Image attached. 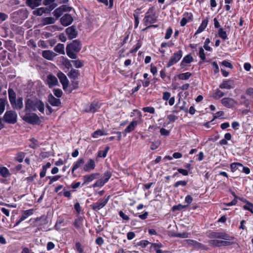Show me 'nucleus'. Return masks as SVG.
<instances>
[{
	"instance_id": "a211bd4d",
	"label": "nucleus",
	"mask_w": 253,
	"mask_h": 253,
	"mask_svg": "<svg viewBox=\"0 0 253 253\" xmlns=\"http://www.w3.org/2000/svg\"><path fill=\"white\" fill-rule=\"evenodd\" d=\"M99 175V173H91L89 175H85L83 176V179L84 180V182L82 184V185L84 186L86 184L89 183V182L93 181L94 179L96 178V176Z\"/></svg>"
},
{
	"instance_id": "393cba45",
	"label": "nucleus",
	"mask_w": 253,
	"mask_h": 253,
	"mask_svg": "<svg viewBox=\"0 0 253 253\" xmlns=\"http://www.w3.org/2000/svg\"><path fill=\"white\" fill-rule=\"evenodd\" d=\"M138 122L137 121H133L131 122L130 124L124 130V132L126 133H129L133 131L136 126H137Z\"/></svg>"
},
{
	"instance_id": "20e7f679",
	"label": "nucleus",
	"mask_w": 253,
	"mask_h": 253,
	"mask_svg": "<svg viewBox=\"0 0 253 253\" xmlns=\"http://www.w3.org/2000/svg\"><path fill=\"white\" fill-rule=\"evenodd\" d=\"M154 10L155 8L153 6L150 7L145 13L143 21L145 25L147 27L143 29V31H145L146 29L150 27H157L156 25H152L157 21V16L155 15Z\"/></svg>"
},
{
	"instance_id": "6e6d98bb",
	"label": "nucleus",
	"mask_w": 253,
	"mask_h": 253,
	"mask_svg": "<svg viewBox=\"0 0 253 253\" xmlns=\"http://www.w3.org/2000/svg\"><path fill=\"white\" fill-rule=\"evenodd\" d=\"M142 110L144 112H148L150 114H154L155 113V109L154 107H144L143 109H142Z\"/></svg>"
},
{
	"instance_id": "5fc2aeb1",
	"label": "nucleus",
	"mask_w": 253,
	"mask_h": 253,
	"mask_svg": "<svg viewBox=\"0 0 253 253\" xmlns=\"http://www.w3.org/2000/svg\"><path fill=\"white\" fill-rule=\"evenodd\" d=\"M119 216L124 220L128 221L129 220V216L126 215L124 211H119Z\"/></svg>"
},
{
	"instance_id": "c03bdc74",
	"label": "nucleus",
	"mask_w": 253,
	"mask_h": 253,
	"mask_svg": "<svg viewBox=\"0 0 253 253\" xmlns=\"http://www.w3.org/2000/svg\"><path fill=\"white\" fill-rule=\"evenodd\" d=\"M110 149V147L107 146L105 148L104 151H99L98 152L97 156L98 157L105 158L107 156V154Z\"/></svg>"
},
{
	"instance_id": "680f3d73",
	"label": "nucleus",
	"mask_w": 253,
	"mask_h": 253,
	"mask_svg": "<svg viewBox=\"0 0 253 253\" xmlns=\"http://www.w3.org/2000/svg\"><path fill=\"white\" fill-rule=\"evenodd\" d=\"M172 33V29L170 27L167 30L165 38L167 40L169 39L170 38Z\"/></svg>"
},
{
	"instance_id": "3c124183",
	"label": "nucleus",
	"mask_w": 253,
	"mask_h": 253,
	"mask_svg": "<svg viewBox=\"0 0 253 253\" xmlns=\"http://www.w3.org/2000/svg\"><path fill=\"white\" fill-rule=\"evenodd\" d=\"M187 207V205H182L181 204H178V205L174 206L172 208V211H181L182 209L185 208Z\"/></svg>"
},
{
	"instance_id": "bf43d9fd",
	"label": "nucleus",
	"mask_w": 253,
	"mask_h": 253,
	"mask_svg": "<svg viewBox=\"0 0 253 253\" xmlns=\"http://www.w3.org/2000/svg\"><path fill=\"white\" fill-rule=\"evenodd\" d=\"M71 63H72V61H70L66 59L63 61V64L65 66L66 68H67L68 69H69L72 66Z\"/></svg>"
},
{
	"instance_id": "b1692460",
	"label": "nucleus",
	"mask_w": 253,
	"mask_h": 253,
	"mask_svg": "<svg viewBox=\"0 0 253 253\" xmlns=\"http://www.w3.org/2000/svg\"><path fill=\"white\" fill-rule=\"evenodd\" d=\"M185 241L188 245L193 246L197 249H203L204 247V245L193 240L188 239L186 240Z\"/></svg>"
},
{
	"instance_id": "39448f33",
	"label": "nucleus",
	"mask_w": 253,
	"mask_h": 253,
	"mask_svg": "<svg viewBox=\"0 0 253 253\" xmlns=\"http://www.w3.org/2000/svg\"><path fill=\"white\" fill-rule=\"evenodd\" d=\"M22 119L26 122L32 124H39L41 122L39 117L34 113H26Z\"/></svg>"
},
{
	"instance_id": "0e129e2a",
	"label": "nucleus",
	"mask_w": 253,
	"mask_h": 253,
	"mask_svg": "<svg viewBox=\"0 0 253 253\" xmlns=\"http://www.w3.org/2000/svg\"><path fill=\"white\" fill-rule=\"evenodd\" d=\"M187 184V181L185 180L178 181L175 183L174 185V187H178L179 185L183 186H186Z\"/></svg>"
},
{
	"instance_id": "4c0bfd02",
	"label": "nucleus",
	"mask_w": 253,
	"mask_h": 253,
	"mask_svg": "<svg viewBox=\"0 0 253 253\" xmlns=\"http://www.w3.org/2000/svg\"><path fill=\"white\" fill-rule=\"evenodd\" d=\"M239 167H242V164L240 163H233L230 165V169L233 172L235 171L237 169L241 170Z\"/></svg>"
},
{
	"instance_id": "5701e85b",
	"label": "nucleus",
	"mask_w": 253,
	"mask_h": 253,
	"mask_svg": "<svg viewBox=\"0 0 253 253\" xmlns=\"http://www.w3.org/2000/svg\"><path fill=\"white\" fill-rule=\"evenodd\" d=\"M69 78L72 80H75L80 75V71L78 70L72 69L71 71L67 74Z\"/></svg>"
},
{
	"instance_id": "c9c22d12",
	"label": "nucleus",
	"mask_w": 253,
	"mask_h": 253,
	"mask_svg": "<svg viewBox=\"0 0 253 253\" xmlns=\"http://www.w3.org/2000/svg\"><path fill=\"white\" fill-rule=\"evenodd\" d=\"M194 60V59L193 57L190 55L188 54L185 56L182 59L181 64L183 65L184 63H190L191 62H193Z\"/></svg>"
},
{
	"instance_id": "c85d7f7f",
	"label": "nucleus",
	"mask_w": 253,
	"mask_h": 253,
	"mask_svg": "<svg viewBox=\"0 0 253 253\" xmlns=\"http://www.w3.org/2000/svg\"><path fill=\"white\" fill-rule=\"evenodd\" d=\"M55 0H44L43 4L45 5H49L51 10L54 9L57 6V4L54 3Z\"/></svg>"
},
{
	"instance_id": "6ab92c4d",
	"label": "nucleus",
	"mask_w": 253,
	"mask_h": 253,
	"mask_svg": "<svg viewBox=\"0 0 253 253\" xmlns=\"http://www.w3.org/2000/svg\"><path fill=\"white\" fill-rule=\"evenodd\" d=\"M46 81L49 88L58 84L57 79L52 75H49L47 77Z\"/></svg>"
},
{
	"instance_id": "09e8293b",
	"label": "nucleus",
	"mask_w": 253,
	"mask_h": 253,
	"mask_svg": "<svg viewBox=\"0 0 253 253\" xmlns=\"http://www.w3.org/2000/svg\"><path fill=\"white\" fill-rule=\"evenodd\" d=\"M6 100L5 99H0V115H1L5 109V105Z\"/></svg>"
},
{
	"instance_id": "4d7b16f0",
	"label": "nucleus",
	"mask_w": 253,
	"mask_h": 253,
	"mask_svg": "<svg viewBox=\"0 0 253 253\" xmlns=\"http://www.w3.org/2000/svg\"><path fill=\"white\" fill-rule=\"evenodd\" d=\"M53 93L55 96L59 98L61 97L62 95L63 92L61 89L59 88L54 89L53 90Z\"/></svg>"
},
{
	"instance_id": "72a5a7b5",
	"label": "nucleus",
	"mask_w": 253,
	"mask_h": 253,
	"mask_svg": "<svg viewBox=\"0 0 253 253\" xmlns=\"http://www.w3.org/2000/svg\"><path fill=\"white\" fill-rule=\"evenodd\" d=\"M83 220L84 218L82 217H79L76 219L74 223L75 227L77 229L80 228L83 225Z\"/></svg>"
},
{
	"instance_id": "69168bd1",
	"label": "nucleus",
	"mask_w": 253,
	"mask_h": 253,
	"mask_svg": "<svg viewBox=\"0 0 253 253\" xmlns=\"http://www.w3.org/2000/svg\"><path fill=\"white\" fill-rule=\"evenodd\" d=\"M160 132L162 135L168 136L169 134L170 131L164 128H162L160 129Z\"/></svg>"
},
{
	"instance_id": "ea45409f",
	"label": "nucleus",
	"mask_w": 253,
	"mask_h": 253,
	"mask_svg": "<svg viewBox=\"0 0 253 253\" xmlns=\"http://www.w3.org/2000/svg\"><path fill=\"white\" fill-rule=\"evenodd\" d=\"M0 174L3 177H7L10 175L8 169L5 167H0Z\"/></svg>"
},
{
	"instance_id": "423d86ee",
	"label": "nucleus",
	"mask_w": 253,
	"mask_h": 253,
	"mask_svg": "<svg viewBox=\"0 0 253 253\" xmlns=\"http://www.w3.org/2000/svg\"><path fill=\"white\" fill-rule=\"evenodd\" d=\"M3 120L7 124H14L17 121V115L14 111H7L3 115Z\"/></svg>"
},
{
	"instance_id": "4be33fe9",
	"label": "nucleus",
	"mask_w": 253,
	"mask_h": 253,
	"mask_svg": "<svg viewBox=\"0 0 253 253\" xmlns=\"http://www.w3.org/2000/svg\"><path fill=\"white\" fill-rule=\"evenodd\" d=\"M48 102L53 106H59L61 105L60 99L56 98L51 94L48 96Z\"/></svg>"
},
{
	"instance_id": "7c9ffc66",
	"label": "nucleus",
	"mask_w": 253,
	"mask_h": 253,
	"mask_svg": "<svg viewBox=\"0 0 253 253\" xmlns=\"http://www.w3.org/2000/svg\"><path fill=\"white\" fill-rule=\"evenodd\" d=\"M55 51L59 53V54H64V45L62 43H58L54 48Z\"/></svg>"
},
{
	"instance_id": "1a4fd4ad",
	"label": "nucleus",
	"mask_w": 253,
	"mask_h": 253,
	"mask_svg": "<svg viewBox=\"0 0 253 253\" xmlns=\"http://www.w3.org/2000/svg\"><path fill=\"white\" fill-rule=\"evenodd\" d=\"M235 84L234 81L232 80H227L223 81L219 84V87L221 89H230L235 87Z\"/></svg>"
},
{
	"instance_id": "e2e57ef3",
	"label": "nucleus",
	"mask_w": 253,
	"mask_h": 253,
	"mask_svg": "<svg viewBox=\"0 0 253 253\" xmlns=\"http://www.w3.org/2000/svg\"><path fill=\"white\" fill-rule=\"evenodd\" d=\"M199 56L202 60H204L206 59L204 50L202 47L199 48Z\"/></svg>"
},
{
	"instance_id": "f257e3e1",
	"label": "nucleus",
	"mask_w": 253,
	"mask_h": 253,
	"mask_svg": "<svg viewBox=\"0 0 253 253\" xmlns=\"http://www.w3.org/2000/svg\"><path fill=\"white\" fill-rule=\"evenodd\" d=\"M209 237L211 239H219V240H211L209 241L210 245L212 247H221L229 246L233 244L232 241L234 237L229 236L224 232H211L209 235Z\"/></svg>"
},
{
	"instance_id": "13d9d810",
	"label": "nucleus",
	"mask_w": 253,
	"mask_h": 253,
	"mask_svg": "<svg viewBox=\"0 0 253 253\" xmlns=\"http://www.w3.org/2000/svg\"><path fill=\"white\" fill-rule=\"evenodd\" d=\"M63 222L64 219H58L54 226V228L57 230H59L61 227V225L63 223Z\"/></svg>"
},
{
	"instance_id": "f03ea898",
	"label": "nucleus",
	"mask_w": 253,
	"mask_h": 253,
	"mask_svg": "<svg viewBox=\"0 0 253 253\" xmlns=\"http://www.w3.org/2000/svg\"><path fill=\"white\" fill-rule=\"evenodd\" d=\"M44 110V103L40 100L37 98L32 99L28 98L25 101V111L39 110L40 112L43 113Z\"/></svg>"
},
{
	"instance_id": "f704fd0d",
	"label": "nucleus",
	"mask_w": 253,
	"mask_h": 253,
	"mask_svg": "<svg viewBox=\"0 0 253 253\" xmlns=\"http://www.w3.org/2000/svg\"><path fill=\"white\" fill-rule=\"evenodd\" d=\"M224 95V93L222 91H221L219 89H217L215 90V92L212 95V97L215 99H219V98L223 96Z\"/></svg>"
},
{
	"instance_id": "9b49d317",
	"label": "nucleus",
	"mask_w": 253,
	"mask_h": 253,
	"mask_svg": "<svg viewBox=\"0 0 253 253\" xmlns=\"http://www.w3.org/2000/svg\"><path fill=\"white\" fill-rule=\"evenodd\" d=\"M73 21V18L69 14H65L60 19V23L64 26L70 25Z\"/></svg>"
},
{
	"instance_id": "6e6552de",
	"label": "nucleus",
	"mask_w": 253,
	"mask_h": 253,
	"mask_svg": "<svg viewBox=\"0 0 253 253\" xmlns=\"http://www.w3.org/2000/svg\"><path fill=\"white\" fill-rule=\"evenodd\" d=\"M182 56V51L179 50L176 52H175L170 57L169 61L168 62L167 67L169 68L173 65L176 64L181 58Z\"/></svg>"
},
{
	"instance_id": "aec40b11",
	"label": "nucleus",
	"mask_w": 253,
	"mask_h": 253,
	"mask_svg": "<svg viewBox=\"0 0 253 253\" xmlns=\"http://www.w3.org/2000/svg\"><path fill=\"white\" fill-rule=\"evenodd\" d=\"M100 108V105L98 102H93L88 108L84 109V112L86 113H94Z\"/></svg>"
},
{
	"instance_id": "2eb2a0df",
	"label": "nucleus",
	"mask_w": 253,
	"mask_h": 253,
	"mask_svg": "<svg viewBox=\"0 0 253 253\" xmlns=\"http://www.w3.org/2000/svg\"><path fill=\"white\" fill-rule=\"evenodd\" d=\"M42 0H26V5L32 9L42 4Z\"/></svg>"
},
{
	"instance_id": "ddd939ff",
	"label": "nucleus",
	"mask_w": 253,
	"mask_h": 253,
	"mask_svg": "<svg viewBox=\"0 0 253 253\" xmlns=\"http://www.w3.org/2000/svg\"><path fill=\"white\" fill-rule=\"evenodd\" d=\"M193 20V14L191 13L185 12L183 14V17L180 21V26H184L187 23L192 21Z\"/></svg>"
},
{
	"instance_id": "bb28decb",
	"label": "nucleus",
	"mask_w": 253,
	"mask_h": 253,
	"mask_svg": "<svg viewBox=\"0 0 253 253\" xmlns=\"http://www.w3.org/2000/svg\"><path fill=\"white\" fill-rule=\"evenodd\" d=\"M56 19H54L52 17H47L43 18L42 20V24L43 25L51 24L55 23Z\"/></svg>"
},
{
	"instance_id": "473e14b6",
	"label": "nucleus",
	"mask_w": 253,
	"mask_h": 253,
	"mask_svg": "<svg viewBox=\"0 0 253 253\" xmlns=\"http://www.w3.org/2000/svg\"><path fill=\"white\" fill-rule=\"evenodd\" d=\"M34 210L33 209H29L28 210L24 211L21 216V220H24L28 217L32 215L33 214Z\"/></svg>"
},
{
	"instance_id": "e433bc0d",
	"label": "nucleus",
	"mask_w": 253,
	"mask_h": 253,
	"mask_svg": "<svg viewBox=\"0 0 253 253\" xmlns=\"http://www.w3.org/2000/svg\"><path fill=\"white\" fill-rule=\"evenodd\" d=\"M192 74L190 72H186L184 73H181L178 75V78L181 80H188L191 76Z\"/></svg>"
},
{
	"instance_id": "79ce46f5",
	"label": "nucleus",
	"mask_w": 253,
	"mask_h": 253,
	"mask_svg": "<svg viewBox=\"0 0 253 253\" xmlns=\"http://www.w3.org/2000/svg\"><path fill=\"white\" fill-rule=\"evenodd\" d=\"M107 133H104L102 130L98 129L95 131L92 134V136L93 138H97L99 136L107 135Z\"/></svg>"
},
{
	"instance_id": "dca6fc26",
	"label": "nucleus",
	"mask_w": 253,
	"mask_h": 253,
	"mask_svg": "<svg viewBox=\"0 0 253 253\" xmlns=\"http://www.w3.org/2000/svg\"><path fill=\"white\" fill-rule=\"evenodd\" d=\"M12 108L15 110H21L23 107V98L18 97L17 100H15L10 103Z\"/></svg>"
},
{
	"instance_id": "f3484780",
	"label": "nucleus",
	"mask_w": 253,
	"mask_h": 253,
	"mask_svg": "<svg viewBox=\"0 0 253 253\" xmlns=\"http://www.w3.org/2000/svg\"><path fill=\"white\" fill-rule=\"evenodd\" d=\"M95 166L94 161L93 159H89L84 165L83 169L85 171H90L95 169Z\"/></svg>"
},
{
	"instance_id": "cd10ccee",
	"label": "nucleus",
	"mask_w": 253,
	"mask_h": 253,
	"mask_svg": "<svg viewBox=\"0 0 253 253\" xmlns=\"http://www.w3.org/2000/svg\"><path fill=\"white\" fill-rule=\"evenodd\" d=\"M208 20L207 19H205V20H203L201 24L200 25V26L198 28V30L196 32L195 35L199 34V33H201L202 32H203L205 29V28L207 27V25H208Z\"/></svg>"
},
{
	"instance_id": "4468645a",
	"label": "nucleus",
	"mask_w": 253,
	"mask_h": 253,
	"mask_svg": "<svg viewBox=\"0 0 253 253\" xmlns=\"http://www.w3.org/2000/svg\"><path fill=\"white\" fill-rule=\"evenodd\" d=\"M221 103L225 107L230 108L234 106L236 102L231 98L225 97L222 99Z\"/></svg>"
},
{
	"instance_id": "37998d69",
	"label": "nucleus",
	"mask_w": 253,
	"mask_h": 253,
	"mask_svg": "<svg viewBox=\"0 0 253 253\" xmlns=\"http://www.w3.org/2000/svg\"><path fill=\"white\" fill-rule=\"evenodd\" d=\"M30 141L31 142L30 144H29V147L33 149H36L39 147V142L37 140L33 138L30 139Z\"/></svg>"
},
{
	"instance_id": "49530a36",
	"label": "nucleus",
	"mask_w": 253,
	"mask_h": 253,
	"mask_svg": "<svg viewBox=\"0 0 253 253\" xmlns=\"http://www.w3.org/2000/svg\"><path fill=\"white\" fill-rule=\"evenodd\" d=\"M25 154L23 152H20L17 154L16 157L15 158V160L19 163L23 162L24 158H25Z\"/></svg>"
},
{
	"instance_id": "c756f323",
	"label": "nucleus",
	"mask_w": 253,
	"mask_h": 253,
	"mask_svg": "<svg viewBox=\"0 0 253 253\" xmlns=\"http://www.w3.org/2000/svg\"><path fill=\"white\" fill-rule=\"evenodd\" d=\"M8 97L10 103L16 100V94L15 91L12 88H9L8 90Z\"/></svg>"
},
{
	"instance_id": "7ed1b4c3",
	"label": "nucleus",
	"mask_w": 253,
	"mask_h": 253,
	"mask_svg": "<svg viewBox=\"0 0 253 253\" xmlns=\"http://www.w3.org/2000/svg\"><path fill=\"white\" fill-rule=\"evenodd\" d=\"M81 49V43L79 40H75L72 42L67 44L66 46V53L71 59H76V53L79 52Z\"/></svg>"
},
{
	"instance_id": "338daca9",
	"label": "nucleus",
	"mask_w": 253,
	"mask_h": 253,
	"mask_svg": "<svg viewBox=\"0 0 253 253\" xmlns=\"http://www.w3.org/2000/svg\"><path fill=\"white\" fill-rule=\"evenodd\" d=\"M149 244H150V243L148 241L142 240L138 243V245L141 246L142 248H145Z\"/></svg>"
},
{
	"instance_id": "2f4dec72",
	"label": "nucleus",
	"mask_w": 253,
	"mask_h": 253,
	"mask_svg": "<svg viewBox=\"0 0 253 253\" xmlns=\"http://www.w3.org/2000/svg\"><path fill=\"white\" fill-rule=\"evenodd\" d=\"M84 163V161L83 158L79 159L76 163L74 164L72 169V172L74 173V171L76 170L77 169L81 167Z\"/></svg>"
},
{
	"instance_id": "774afa93",
	"label": "nucleus",
	"mask_w": 253,
	"mask_h": 253,
	"mask_svg": "<svg viewBox=\"0 0 253 253\" xmlns=\"http://www.w3.org/2000/svg\"><path fill=\"white\" fill-rule=\"evenodd\" d=\"M160 144V142L159 141L152 142L151 146V149L152 150H155L159 146Z\"/></svg>"
},
{
	"instance_id": "0eeeda50",
	"label": "nucleus",
	"mask_w": 253,
	"mask_h": 253,
	"mask_svg": "<svg viewBox=\"0 0 253 253\" xmlns=\"http://www.w3.org/2000/svg\"><path fill=\"white\" fill-rule=\"evenodd\" d=\"M110 196L106 198L100 199L97 202L93 203L90 207L91 209L95 211H97L103 208L108 202Z\"/></svg>"
},
{
	"instance_id": "864d4df0",
	"label": "nucleus",
	"mask_w": 253,
	"mask_h": 253,
	"mask_svg": "<svg viewBox=\"0 0 253 253\" xmlns=\"http://www.w3.org/2000/svg\"><path fill=\"white\" fill-rule=\"evenodd\" d=\"M72 62L74 64V66L77 68H81L83 66V63L79 60H72Z\"/></svg>"
},
{
	"instance_id": "9d476101",
	"label": "nucleus",
	"mask_w": 253,
	"mask_h": 253,
	"mask_svg": "<svg viewBox=\"0 0 253 253\" xmlns=\"http://www.w3.org/2000/svg\"><path fill=\"white\" fill-rule=\"evenodd\" d=\"M57 76L63 86V89L65 90L69 84V81L66 76L62 72L59 71L57 73Z\"/></svg>"
},
{
	"instance_id": "412c9836",
	"label": "nucleus",
	"mask_w": 253,
	"mask_h": 253,
	"mask_svg": "<svg viewBox=\"0 0 253 253\" xmlns=\"http://www.w3.org/2000/svg\"><path fill=\"white\" fill-rule=\"evenodd\" d=\"M56 55V53L49 50H44L42 52L43 57L48 60H52Z\"/></svg>"
},
{
	"instance_id": "052dcab7",
	"label": "nucleus",
	"mask_w": 253,
	"mask_h": 253,
	"mask_svg": "<svg viewBox=\"0 0 253 253\" xmlns=\"http://www.w3.org/2000/svg\"><path fill=\"white\" fill-rule=\"evenodd\" d=\"M221 65L225 67L229 68L230 69H232L233 68V66L232 65V64L227 60H223L221 62Z\"/></svg>"
},
{
	"instance_id": "603ef678",
	"label": "nucleus",
	"mask_w": 253,
	"mask_h": 253,
	"mask_svg": "<svg viewBox=\"0 0 253 253\" xmlns=\"http://www.w3.org/2000/svg\"><path fill=\"white\" fill-rule=\"evenodd\" d=\"M105 183L104 182V181L102 180V179L97 180L93 185L92 187H102L103 186Z\"/></svg>"
},
{
	"instance_id": "8fccbe9b",
	"label": "nucleus",
	"mask_w": 253,
	"mask_h": 253,
	"mask_svg": "<svg viewBox=\"0 0 253 253\" xmlns=\"http://www.w3.org/2000/svg\"><path fill=\"white\" fill-rule=\"evenodd\" d=\"M167 119L169 121L168 124H169L171 122H175L178 119V117L173 114H170L167 116Z\"/></svg>"
},
{
	"instance_id": "f8f14e48",
	"label": "nucleus",
	"mask_w": 253,
	"mask_h": 253,
	"mask_svg": "<svg viewBox=\"0 0 253 253\" xmlns=\"http://www.w3.org/2000/svg\"><path fill=\"white\" fill-rule=\"evenodd\" d=\"M66 33L70 39L75 38L78 35V32L74 26L67 28L66 30Z\"/></svg>"
},
{
	"instance_id": "a19ab883",
	"label": "nucleus",
	"mask_w": 253,
	"mask_h": 253,
	"mask_svg": "<svg viewBox=\"0 0 253 253\" xmlns=\"http://www.w3.org/2000/svg\"><path fill=\"white\" fill-rule=\"evenodd\" d=\"M63 10L62 8H61V6L59 7L58 8H56L53 12V14L54 16L56 17V20L61 16V15L63 13Z\"/></svg>"
},
{
	"instance_id": "a18cd8bd",
	"label": "nucleus",
	"mask_w": 253,
	"mask_h": 253,
	"mask_svg": "<svg viewBox=\"0 0 253 253\" xmlns=\"http://www.w3.org/2000/svg\"><path fill=\"white\" fill-rule=\"evenodd\" d=\"M245 202L247 203V205H245L243 206L244 209L248 210L252 213H253V204L246 200L245 201Z\"/></svg>"
},
{
	"instance_id": "58836bf2",
	"label": "nucleus",
	"mask_w": 253,
	"mask_h": 253,
	"mask_svg": "<svg viewBox=\"0 0 253 253\" xmlns=\"http://www.w3.org/2000/svg\"><path fill=\"white\" fill-rule=\"evenodd\" d=\"M218 34V36L224 41L228 39L226 32L222 28H219Z\"/></svg>"
},
{
	"instance_id": "de8ad7c7",
	"label": "nucleus",
	"mask_w": 253,
	"mask_h": 253,
	"mask_svg": "<svg viewBox=\"0 0 253 253\" xmlns=\"http://www.w3.org/2000/svg\"><path fill=\"white\" fill-rule=\"evenodd\" d=\"M112 175L109 171H105L103 174V179H102L105 183H107Z\"/></svg>"
},
{
	"instance_id": "a878e982",
	"label": "nucleus",
	"mask_w": 253,
	"mask_h": 253,
	"mask_svg": "<svg viewBox=\"0 0 253 253\" xmlns=\"http://www.w3.org/2000/svg\"><path fill=\"white\" fill-rule=\"evenodd\" d=\"M49 10V9L46 7H40L33 11V15L35 16H41L43 13H45L47 11Z\"/></svg>"
}]
</instances>
